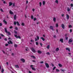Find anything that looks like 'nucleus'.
Returning <instances> with one entry per match:
<instances>
[{
  "mask_svg": "<svg viewBox=\"0 0 73 73\" xmlns=\"http://www.w3.org/2000/svg\"><path fill=\"white\" fill-rule=\"evenodd\" d=\"M7 29L6 28H5V32L7 33H8L9 35H11V33L9 32H8V31H7Z\"/></svg>",
  "mask_w": 73,
  "mask_h": 73,
  "instance_id": "obj_1",
  "label": "nucleus"
},
{
  "mask_svg": "<svg viewBox=\"0 0 73 73\" xmlns=\"http://www.w3.org/2000/svg\"><path fill=\"white\" fill-rule=\"evenodd\" d=\"M39 38L38 36H37L36 38H35V41H37L39 40Z\"/></svg>",
  "mask_w": 73,
  "mask_h": 73,
  "instance_id": "obj_2",
  "label": "nucleus"
},
{
  "mask_svg": "<svg viewBox=\"0 0 73 73\" xmlns=\"http://www.w3.org/2000/svg\"><path fill=\"white\" fill-rule=\"evenodd\" d=\"M31 49L32 50V51L33 52V53H35V52H36V50L33 48V47H31Z\"/></svg>",
  "mask_w": 73,
  "mask_h": 73,
  "instance_id": "obj_3",
  "label": "nucleus"
},
{
  "mask_svg": "<svg viewBox=\"0 0 73 73\" xmlns=\"http://www.w3.org/2000/svg\"><path fill=\"white\" fill-rule=\"evenodd\" d=\"M45 66H46V68H49V64L46 63H45Z\"/></svg>",
  "mask_w": 73,
  "mask_h": 73,
  "instance_id": "obj_4",
  "label": "nucleus"
},
{
  "mask_svg": "<svg viewBox=\"0 0 73 73\" xmlns=\"http://www.w3.org/2000/svg\"><path fill=\"white\" fill-rule=\"evenodd\" d=\"M66 17L67 18V20H69V17H70L69 15H68V14H66Z\"/></svg>",
  "mask_w": 73,
  "mask_h": 73,
  "instance_id": "obj_5",
  "label": "nucleus"
},
{
  "mask_svg": "<svg viewBox=\"0 0 73 73\" xmlns=\"http://www.w3.org/2000/svg\"><path fill=\"white\" fill-rule=\"evenodd\" d=\"M49 29H52V31L54 30V29H53V27L52 26H51L50 27Z\"/></svg>",
  "mask_w": 73,
  "mask_h": 73,
  "instance_id": "obj_6",
  "label": "nucleus"
},
{
  "mask_svg": "<svg viewBox=\"0 0 73 73\" xmlns=\"http://www.w3.org/2000/svg\"><path fill=\"white\" fill-rule=\"evenodd\" d=\"M21 60L22 62L23 63L25 62V59L23 58H22L21 59Z\"/></svg>",
  "mask_w": 73,
  "mask_h": 73,
  "instance_id": "obj_7",
  "label": "nucleus"
},
{
  "mask_svg": "<svg viewBox=\"0 0 73 73\" xmlns=\"http://www.w3.org/2000/svg\"><path fill=\"white\" fill-rule=\"evenodd\" d=\"M73 40L71 39H70L69 40L68 43L69 44H70V42H72Z\"/></svg>",
  "mask_w": 73,
  "mask_h": 73,
  "instance_id": "obj_8",
  "label": "nucleus"
},
{
  "mask_svg": "<svg viewBox=\"0 0 73 73\" xmlns=\"http://www.w3.org/2000/svg\"><path fill=\"white\" fill-rule=\"evenodd\" d=\"M61 27L62 28H63V29H65V25H64V24H62Z\"/></svg>",
  "mask_w": 73,
  "mask_h": 73,
  "instance_id": "obj_9",
  "label": "nucleus"
},
{
  "mask_svg": "<svg viewBox=\"0 0 73 73\" xmlns=\"http://www.w3.org/2000/svg\"><path fill=\"white\" fill-rule=\"evenodd\" d=\"M8 43L9 44H13V42H12V41L11 40H9V41L8 42Z\"/></svg>",
  "mask_w": 73,
  "mask_h": 73,
  "instance_id": "obj_10",
  "label": "nucleus"
},
{
  "mask_svg": "<svg viewBox=\"0 0 73 73\" xmlns=\"http://www.w3.org/2000/svg\"><path fill=\"white\" fill-rule=\"evenodd\" d=\"M60 42H62V43H63V42H64V40H63V39H62V38H61V39L60 40Z\"/></svg>",
  "mask_w": 73,
  "mask_h": 73,
  "instance_id": "obj_11",
  "label": "nucleus"
},
{
  "mask_svg": "<svg viewBox=\"0 0 73 73\" xmlns=\"http://www.w3.org/2000/svg\"><path fill=\"white\" fill-rule=\"evenodd\" d=\"M13 5V3L11 2H10L9 3V6H11L12 5Z\"/></svg>",
  "mask_w": 73,
  "mask_h": 73,
  "instance_id": "obj_12",
  "label": "nucleus"
},
{
  "mask_svg": "<svg viewBox=\"0 0 73 73\" xmlns=\"http://www.w3.org/2000/svg\"><path fill=\"white\" fill-rule=\"evenodd\" d=\"M67 10L68 12H69V11H70V9L69 7L67 8Z\"/></svg>",
  "mask_w": 73,
  "mask_h": 73,
  "instance_id": "obj_13",
  "label": "nucleus"
},
{
  "mask_svg": "<svg viewBox=\"0 0 73 73\" xmlns=\"http://www.w3.org/2000/svg\"><path fill=\"white\" fill-rule=\"evenodd\" d=\"M58 65L59 67H60V68H61L62 66V65L61 64L59 63L58 64Z\"/></svg>",
  "mask_w": 73,
  "mask_h": 73,
  "instance_id": "obj_14",
  "label": "nucleus"
},
{
  "mask_svg": "<svg viewBox=\"0 0 73 73\" xmlns=\"http://www.w3.org/2000/svg\"><path fill=\"white\" fill-rule=\"evenodd\" d=\"M9 13L11 14V15H13V13L12 12L11 10H10L9 11Z\"/></svg>",
  "mask_w": 73,
  "mask_h": 73,
  "instance_id": "obj_15",
  "label": "nucleus"
},
{
  "mask_svg": "<svg viewBox=\"0 0 73 73\" xmlns=\"http://www.w3.org/2000/svg\"><path fill=\"white\" fill-rule=\"evenodd\" d=\"M53 20L54 22H56V18L54 17Z\"/></svg>",
  "mask_w": 73,
  "mask_h": 73,
  "instance_id": "obj_16",
  "label": "nucleus"
},
{
  "mask_svg": "<svg viewBox=\"0 0 73 73\" xmlns=\"http://www.w3.org/2000/svg\"><path fill=\"white\" fill-rule=\"evenodd\" d=\"M15 67L16 68H19V67L18 65H15Z\"/></svg>",
  "mask_w": 73,
  "mask_h": 73,
  "instance_id": "obj_17",
  "label": "nucleus"
},
{
  "mask_svg": "<svg viewBox=\"0 0 73 73\" xmlns=\"http://www.w3.org/2000/svg\"><path fill=\"white\" fill-rule=\"evenodd\" d=\"M37 52L38 53H39V54H41L42 53V52L40 50H38Z\"/></svg>",
  "mask_w": 73,
  "mask_h": 73,
  "instance_id": "obj_18",
  "label": "nucleus"
},
{
  "mask_svg": "<svg viewBox=\"0 0 73 73\" xmlns=\"http://www.w3.org/2000/svg\"><path fill=\"white\" fill-rule=\"evenodd\" d=\"M66 50H68V51L69 52H70V49L68 48H66Z\"/></svg>",
  "mask_w": 73,
  "mask_h": 73,
  "instance_id": "obj_19",
  "label": "nucleus"
},
{
  "mask_svg": "<svg viewBox=\"0 0 73 73\" xmlns=\"http://www.w3.org/2000/svg\"><path fill=\"white\" fill-rule=\"evenodd\" d=\"M40 38H41V39H42V40H43V41H45V39H44V38L43 37H41Z\"/></svg>",
  "mask_w": 73,
  "mask_h": 73,
  "instance_id": "obj_20",
  "label": "nucleus"
},
{
  "mask_svg": "<svg viewBox=\"0 0 73 73\" xmlns=\"http://www.w3.org/2000/svg\"><path fill=\"white\" fill-rule=\"evenodd\" d=\"M14 19L15 20H16V15H14Z\"/></svg>",
  "mask_w": 73,
  "mask_h": 73,
  "instance_id": "obj_21",
  "label": "nucleus"
},
{
  "mask_svg": "<svg viewBox=\"0 0 73 73\" xmlns=\"http://www.w3.org/2000/svg\"><path fill=\"white\" fill-rule=\"evenodd\" d=\"M3 22L5 23V24H7V22H6V21L5 20H3Z\"/></svg>",
  "mask_w": 73,
  "mask_h": 73,
  "instance_id": "obj_22",
  "label": "nucleus"
},
{
  "mask_svg": "<svg viewBox=\"0 0 73 73\" xmlns=\"http://www.w3.org/2000/svg\"><path fill=\"white\" fill-rule=\"evenodd\" d=\"M17 25H18V26H20V25L19 24V22L17 21Z\"/></svg>",
  "mask_w": 73,
  "mask_h": 73,
  "instance_id": "obj_23",
  "label": "nucleus"
},
{
  "mask_svg": "<svg viewBox=\"0 0 73 73\" xmlns=\"http://www.w3.org/2000/svg\"><path fill=\"white\" fill-rule=\"evenodd\" d=\"M56 52H57L58 51V50H59V48H57L56 49Z\"/></svg>",
  "mask_w": 73,
  "mask_h": 73,
  "instance_id": "obj_24",
  "label": "nucleus"
},
{
  "mask_svg": "<svg viewBox=\"0 0 73 73\" xmlns=\"http://www.w3.org/2000/svg\"><path fill=\"white\" fill-rule=\"evenodd\" d=\"M42 4L43 5H45V1H43L42 2Z\"/></svg>",
  "mask_w": 73,
  "mask_h": 73,
  "instance_id": "obj_25",
  "label": "nucleus"
},
{
  "mask_svg": "<svg viewBox=\"0 0 73 73\" xmlns=\"http://www.w3.org/2000/svg\"><path fill=\"white\" fill-rule=\"evenodd\" d=\"M47 49H49L50 48V46L48 45L47 47Z\"/></svg>",
  "mask_w": 73,
  "mask_h": 73,
  "instance_id": "obj_26",
  "label": "nucleus"
},
{
  "mask_svg": "<svg viewBox=\"0 0 73 73\" xmlns=\"http://www.w3.org/2000/svg\"><path fill=\"white\" fill-rule=\"evenodd\" d=\"M56 27L57 28H58V23L56 24Z\"/></svg>",
  "mask_w": 73,
  "mask_h": 73,
  "instance_id": "obj_27",
  "label": "nucleus"
},
{
  "mask_svg": "<svg viewBox=\"0 0 73 73\" xmlns=\"http://www.w3.org/2000/svg\"><path fill=\"white\" fill-rule=\"evenodd\" d=\"M32 69L33 70H34V71L36 70V69H35L34 68L32 67Z\"/></svg>",
  "mask_w": 73,
  "mask_h": 73,
  "instance_id": "obj_28",
  "label": "nucleus"
},
{
  "mask_svg": "<svg viewBox=\"0 0 73 73\" xmlns=\"http://www.w3.org/2000/svg\"><path fill=\"white\" fill-rule=\"evenodd\" d=\"M14 36H15V37H16L17 38H18V36L17 35H14Z\"/></svg>",
  "mask_w": 73,
  "mask_h": 73,
  "instance_id": "obj_29",
  "label": "nucleus"
},
{
  "mask_svg": "<svg viewBox=\"0 0 73 73\" xmlns=\"http://www.w3.org/2000/svg\"><path fill=\"white\" fill-rule=\"evenodd\" d=\"M39 5H40V7H41V5H42V3H41V2H40L39 3Z\"/></svg>",
  "mask_w": 73,
  "mask_h": 73,
  "instance_id": "obj_30",
  "label": "nucleus"
},
{
  "mask_svg": "<svg viewBox=\"0 0 73 73\" xmlns=\"http://www.w3.org/2000/svg\"><path fill=\"white\" fill-rule=\"evenodd\" d=\"M14 47L15 48H17V44H14Z\"/></svg>",
  "mask_w": 73,
  "mask_h": 73,
  "instance_id": "obj_31",
  "label": "nucleus"
},
{
  "mask_svg": "<svg viewBox=\"0 0 73 73\" xmlns=\"http://www.w3.org/2000/svg\"><path fill=\"white\" fill-rule=\"evenodd\" d=\"M21 25H22V26H24L25 24H24V23H22L21 24Z\"/></svg>",
  "mask_w": 73,
  "mask_h": 73,
  "instance_id": "obj_32",
  "label": "nucleus"
},
{
  "mask_svg": "<svg viewBox=\"0 0 73 73\" xmlns=\"http://www.w3.org/2000/svg\"><path fill=\"white\" fill-rule=\"evenodd\" d=\"M17 24V22L16 21H15L14 22V25H16Z\"/></svg>",
  "mask_w": 73,
  "mask_h": 73,
  "instance_id": "obj_33",
  "label": "nucleus"
},
{
  "mask_svg": "<svg viewBox=\"0 0 73 73\" xmlns=\"http://www.w3.org/2000/svg\"><path fill=\"white\" fill-rule=\"evenodd\" d=\"M65 38L66 40H67L68 39V37L67 36H66Z\"/></svg>",
  "mask_w": 73,
  "mask_h": 73,
  "instance_id": "obj_34",
  "label": "nucleus"
},
{
  "mask_svg": "<svg viewBox=\"0 0 73 73\" xmlns=\"http://www.w3.org/2000/svg\"><path fill=\"white\" fill-rule=\"evenodd\" d=\"M68 27H69V28H72V25H70L68 26Z\"/></svg>",
  "mask_w": 73,
  "mask_h": 73,
  "instance_id": "obj_35",
  "label": "nucleus"
},
{
  "mask_svg": "<svg viewBox=\"0 0 73 73\" xmlns=\"http://www.w3.org/2000/svg\"><path fill=\"white\" fill-rule=\"evenodd\" d=\"M55 2L56 3H57V4H58V0L56 1Z\"/></svg>",
  "mask_w": 73,
  "mask_h": 73,
  "instance_id": "obj_36",
  "label": "nucleus"
},
{
  "mask_svg": "<svg viewBox=\"0 0 73 73\" xmlns=\"http://www.w3.org/2000/svg\"><path fill=\"white\" fill-rule=\"evenodd\" d=\"M4 70L3 68L2 69V70L1 71L2 73H3L4 72Z\"/></svg>",
  "mask_w": 73,
  "mask_h": 73,
  "instance_id": "obj_37",
  "label": "nucleus"
},
{
  "mask_svg": "<svg viewBox=\"0 0 73 73\" xmlns=\"http://www.w3.org/2000/svg\"><path fill=\"white\" fill-rule=\"evenodd\" d=\"M46 54H48V55H50V53L49 52H48L46 53Z\"/></svg>",
  "mask_w": 73,
  "mask_h": 73,
  "instance_id": "obj_38",
  "label": "nucleus"
},
{
  "mask_svg": "<svg viewBox=\"0 0 73 73\" xmlns=\"http://www.w3.org/2000/svg\"><path fill=\"white\" fill-rule=\"evenodd\" d=\"M56 72H60V71L59 70H58V69H56Z\"/></svg>",
  "mask_w": 73,
  "mask_h": 73,
  "instance_id": "obj_39",
  "label": "nucleus"
},
{
  "mask_svg": "<svg viewBox=\"0 0 73 73\" xmlns=\"http://www.w3.org/2000/svg\"><path fill=\"white\" fill-rule=\"evenodd\" d=\"M36 45H38V42H36Z\"/></svg>",
  "mask_w": 73,
  "mask_h": 73,
  "instance_id": "obj_40",
  "label": "nucleus"
},
{
  "mask_svg": "<svg viewBox=\"0 0 73 73\" xmlns=\"http://www.w3.org/2000/svg\"><path fill=\"white\" fill-rule=\"evenodd\" d=\"M31 57H33V58H36V57L34 56H31Z\"/></svg>",
  "mask_w": 73,
  "mask_h": 73,
  "instance_id": "obj_41",
  "label": "nucleus"
},
{
  "mask_svg": "<svg viewBox=\"0 0 73 73\" xmlns=\"http://www.w3.org/2000/svg\"><path fill=\"white\" fill-rule=\"evenodd\" d=\"M20 38H20H21V37H20V36H18V38Z\"/></svg>",
  "mask_w": 73,
  "mask_h": 73,
  "instance_id": "obj_42",
  "label": "nucleus"
},
{
  "mask_svg": "<svg viewBox=\"0 0 73 73\" xmlns=\"http://www.w3.org/2000/svg\"><path fill=\"white\" fill-rule=\"evenodd\" d=\"M9 45V44H6L5 45V46H8Z\"/></svg>",
  "mask_w": 73,
  "mask_h": 73,
  "instance_id": "obj_43",
  "label": "nucleus"
},
{
  "mask_svg": "<svg viewBox=\"0 0 73 73\" xmlns=\"http://www.w3.org/2000/svg\"><path fill=\"white\" fill-rule=\"evenodd\" d=\"M15 30H18V28L17 27H15Z\"/></svg>",
  "mask_w": 73,
  "mask_h": 73,
  "instance_id": "obj_44",
  "label": "nucleus"
},
{
  "mask_svg": "<svg viewBox=\"0 0 73 73\" xmlns=\"http://www.w3.org/2000/svg\"><path fill=\"white\" fill-rule=\"evenodd\" d=\"M1 12H4V11H3V9H1Z\"/></svg>",
  "mask_w": 73,
  "mask_h": 73,
  "instance_id": "obj_45",
  "label": "nucleus"
},
{
  "mask_svg": "<svg viewBox=\"0 0 73 73\" xmlns=\"http://www.w3.org/2000/svg\"><path fill=\"white\" fill-rule=\"evenodd\" d=\"M13 7H15V3H13Z\"/></svg>",
  "mask_w": 73,
  "mask_h": 73,
  "instance_id": "obj_46",
  "label": "nucleus"
},
{
  "mask_svg": "<svg viewBox=\"0 0 73 73\" xmlns=\"http://www.w3.org/2000/svg\"><path fill=\"white\" fill-rule=\"evenodd\" d=\"M31 17V19H33V15H32Z\"/></svg>",
  "mask_w": 73,
  "mask_h": 73,
  "instance_id": "obj_47",
  "label": "nucleus"
},
{
  "mask_svg": "<svg viewBox=\"0 0 73 73\" xmlns=\"http://www.w3.org/2000/svg\"><path fill=\"white\" fill-rule=\"evenodd\" d=\"M2 52H3V53H4V54H5V51H4L3 50H2Z\"/></svg>",
  "mask_w": 73,
  "mask_h": 73,
  "instance_id": "obj_48",
  "label": "nucleus"
},
{
  "mask_svg": "<svg viewBox=\"0 0 73 73\" xmlns=\"http://www.w3.org/2000/svg\"><path fill=\"white\" fill-rule=\"evenodd\" d=\"M9 28L10 29H12V28H13V27L12 26H11L9 27Z\"/></svg>",
  "mask_w": 73,
  "mask_h": 73,
  "instance_id": "obj_49",
  "label": "nucleus"
},
{
  "mask_svg": "<svg viewBox=\"0 0 73 73\" xmlns=\"http://www.w3.org/2000/svg\"><path fill=\"white\" fill-rule=\"evenodd\" d=\"M70 31L71 33H72V29H70Z\"/></svg>",
  "mask_w": 73,
  "mask_h": 73,
  "instance_id": "obj_50",
  "label": "nucleus"
},
{
  "mask_svg": "<svg viewBox=\"0 0 73 73\" xmlns=\"http://www.w3.org/2000/svg\"><path fill=\"white\" fill-rule=\"evenodd\" d=\"M14 32L15 33V34H17V31H14Z\"/></svg>",
  "mask_w": 73,
  "mask_h": 73,
  "instance_id": "obj_51",
  "label": "nucleus"
},
{
  "mask_svg": "<svg viewBox=\"0 0 73 73\" xmlns=\"http://www.w3.org/2000/svg\"><path fill=\"white\" fill-rule=\"evenodd\" d=\"M40 45H41V46H42V43H40Z\"/></svg>",
  "mask_w": 73,
  "mask_h": 73,
  "instance_id": "obj_52",
  "label": "nucleus"
},
{
  "mask_svg": "<svg viewBox=\"0 0 73 73\" xmlns=\"http://www.w3.org/2000/svg\"><path fill=\"white\" fill-rule=\"evenodd\" d=\"M28 48H27L25 49L26 51H28Z\"/></svg>",
  "mask_w": 73,
  "mask_h": 73,
  "instance_id": "obj_53",
  "label": "nucleus"
},
{
  "mask_svg": "<svg viewBox=\"0 0 73 73\" xmlns=\"http://www.w3.org/2000/svg\"><path fill=\"white\" fill-rule=\"evenodd\" d=\"M1 35L2 36V37H4V35H3V34H1Z\"/></svg>",
  "mask_w": 73,
  "mask_h": 73,
  "instance_id": "obj_54",
  "label": "nucleus"
},
{
  "mask_svg": "<svg viewBox=\"0 0 73 73\" xmlns=\"http://www.w3.org/2000/svg\"><path fill=\"white\" fill-rule=\"evenodd\" d=\"M68 54L69 55H70L69 56H71V53H68Z\"/></svg>",
  "mask_w": 73,
  "mask_h": 73,
  "instance_id": "obj_55",
  "label": "nucleus"
},
{
  "mask_svg": "<svg viewBox=\"0 0 73 73\" xmlns=\"http://www.w3.org/2000/svg\"><path fill=\"white\" fill-rule=\"evenodd\" d=\"M71 5V7H73V4H71V5Z\"/></svg>",
  "mask_w": 73,
  "mask_h": 73,
  "instance_id": "obj_56",
  "label": "nucleus"
},
{
  "mask_svg": "<svg viewBox=\"0 0 73 73\" xmlns=\"http://www.w3.org/2000/svg\"><path fill=\"white\" fill-rule=\"evenodd\" d=\"M56 69V67H54L53 69V70H54V69Z\"/></svg>",
  "mask_w": 73,
  "mask_h": 73,
  "instance_id": "obj_57",
  "label": "nucleus"
},
{
  "mask_svg": "<svg viewBox=\"0 0 73 73\" xmlns=\"http://www.w3.org/2000/svg\"><path fill=\"white\" fill-rule=\"evenodd\" d=\"M36 20V18H35L34 19V21H35V20Z\"/></svg>",
  "mask_w": 73,
  "mask_h": 73,
  "instance_id": "obj_58",
  "label": "nucleus"
},
{
  "mask_svg": "<svg viewBox=\"0 0 73 73\" xmlns=\"http://www.w3.org/2000/svg\"><path fill=\"white\" fill-rule=\"evenodd\" d=\"M61 16L62 17H64V14H62Z\"/></svg>",
  "mask_w": 73,
  "mask_h": 73,
  "instance_id": "obj_59",
  "label": "nucleus"
},
{
  "mask_svg": "<svg viewBox=\"0 0 73 73\" xmlns=\"http://www.w3.org/2000/svg\"><path fill=\"white\" fill-rule=\"evenodd\" d=\"M40 63H41V64H43L44 63V62L43 61H42V62H40Z\"/></svg>",
  "mask_w": 73,
  "mask_h": 73,
  "instance_id": "obj_60",
  "label": "nucleus"
},
{
  "mask_svg": "<svg viewBox=\"0 0 73 73\" xmlns=\"http://www.w3.org/2000/svg\"><path fill=\"white\" fill-rule=\"evenodd\" d=\"M32 11L33 12H34V11H35V9H32Z\"/></svg>",
  "mask_w": 73,
  "mask_h": 73,
  "instance_id": "obj_61",
  "label": "nucleus"
},
{
  "mask_svg": "<svg viewBox=\"0 0 73 73\" xmlns=\"http://www.w3.org/2000/svg\"><path fill=\"white\" fill-rule=\"evenodd\" d=\"M2 26V24L0 23V27H1Z\"/></svg>",
  "mask_w": 73,
  "mask_h": 73,
  "instance_id": "obj_62",
  "label": "nucleus"
},
{
  "mask_svg": "<svg viewBox=\"0 0 73 73\" xmlns=\"http://www.w3.org/2000/svg\"><path fill=\"white\" fill-rule=\"evenodd\" d=\"M33 65H31L30 66V67H33Z\"/></svg>",
  "mask_w": 73,
  "mask_h": 73,
  "instance_id": "obj_63",
  "label": "nucleus"
},
{
  "mask_svg": "<svg viewBox=\"0 0 73 73\" xmlns=\"http://www.w3.org/2000/svg\"><path fill=\"white\" fill-rule=\"evenodd\" d=\"M4 40H5V41H7V39L6 38H5L4 39Z\"/></svg>",
  "mask_w": 73,
  "mask_h": 73,
  "instance_id": "obj_64",
  "label": "nucleus"
}]
</instances>
